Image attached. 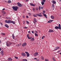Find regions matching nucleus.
Returning a JSON list of instances; mask_svg holds the SVG:
<instances>
[{
  "label": "nucleus",
  "mask_w": 61,
  "mask_h": 61,
  "mask_svg": "<svg viewBox=\"0 0 61 61\" xmlns=\"http://www.w3.org/2000/svg\"><path fill=\"white\" fill-rule=\"evenodd\" d=\"M5 23H8V24H10V23H12L13 24H15V22L11 20H5Z\"/></svg>",
  "instance_id": "nucleus-1"
},
{
  "label": "nucleus",
  "mask_w": 61,
  "mask_h": 61,
  "mask_svg": "<svg viewBox=\"0 0 61 61\" xmlns=\"http://www.w3.org/2000/svg\"><path fill=\"white\" fill-rule=\"evenodd\" d=\"M55 28L56 29H60V30H61V25H60V24H59V26L58 27L56 26L55 27Z\"/></svg>",
  "instance_id": "nucleus-2"
},
{
  "label": "nucleus",
  "mask_w": 61,
  "mask_h": 61,
  "mask_svg": "<svg viewBox=\"0 0 61 61\" xmlns=\"http://www.w3.org/2000/svg\"><path fill=\"white\" fill-rule=\"evenodd\" d=\"M12 9L14 11H16L18 9V7L17 6H13L12 7Z\"/></svg>",
  "instance_id": "nucleus-3"
},
{
  "label": "nucleus",
  "mask_w": 61,
  "mask_h": 61,
  "mask_svg": "<svg viewBox=\"0 0 61 61\" xmlns=\"http://www.w3.org/2000/svg\"><path fill=\"white\" fill-rule=\"evenodd\" d=\"M12 44L11 42L9 41L8 42V43H6V45L8 46H10V45H12Z\"/></svg>",
  "instance_id": "nucleus-4"
},
{
  "label": "nucleus",
  "mask_w": 61,
  "mask_h": 61,
  "mask_svg": "<svg viewBox=\"0 0 61 61\" xmlns=\"http://www.w3.org/2000/svg\"><path fill=\"white\" fill-rule=\"evenodd\" d=\"M36 15H38V16H39L40 17H41V16H43V15H42V13H40L39 14H36Z\"/></svg>",
  "instance_id": "nucleus-5"
},
{
  "label": "nucleus",
  "mask_w": 61,
  "mask_h": 61,
  "mask_svg": "<svg viewBox=\"0 0 61 61\" xmlns=\"http://www.w3.org/2000/svg\"><path fill=\"white\" fill-rule=\"evenodd\" d=\"M17 5L19 7H21L22 5L19 2H18L17 3Z\"/></svg>",
  "instance_id": "nucleus-6"
},
{
  "label": "nucleus",
  "mask_w": 61,
  "mask_h": 61,
  "mask_svg": "<svg viewBox=\"0 0 61 61\" xmlns=\"http://www.w3.org/2000/svg\"><path fill=\"white\" fill-rule=\"evenodd\" d=\"M33 22L34 24H36V22H37V20L35 18L34 19V20Z\"/></svg>",
  "instance_id": "nucleus-7"
},
{
  "label": "nucleus",
  "mask_w": 61,
  "mask_h": 61,
  "mask_svg": "<svg viewBox=\"0 0 61 61\" xmlns=\"http://www.w3.org/2000/svg\"><path fill=\"white\" fill-rule=\"evenodd\" d=\"M25 53H26L27 57H29V56L30 54H29V53H28V52H25Z\"/></svg>",
  "instance_id": "nucleus-8"
},
{
  "label": "nucleus",
  "mask_w": 61,
  "mask_h": 61,
  "mask_svg": "<svg viewBox=\"0 0 61 61\" xmlns=\"http://www.w3.org/2000/svg\"><path fill=\"white\" fill-rule=\"evenodd\" d=\"M21 55H22L23 56H25L26 54L25 53L22 52L21 53Z\"/></svg>",
  "instance_id": "nucleus-9"
},
{
  "label": "nucleus",
  "mask_w": 61,
  "mask_h": 61,
  "mask_svg": "<svg viewBox=\"0 0 61 61\" xmlns=\"http://www.w3.org/2000/svg\"><path fill=\"white\" fill-rule=\"evenodd\" d=\"M27 38L28 39H31L32 38V37H31L30 38V37H29V34H27Z\"/></svg>",
  "instance_id": "nucleus-10"
},
{
  "label": "nucleus",
  "mask_w": 61,
  "mask_h": 61,
  "mask_svg": "<svg viewBox=\"0 0 61 61\" xmlns=\"http://www.w3.org/2000/svg\"><path fill=\"white\" fill-rule=\"evenodd\" d=\"M26 45V44L25 43H23L22 45V46H25Z\"/></svg>",
  "instance_id": "nucleus-11"
},
{
  "label": "nucleus",
  "mask_w": 61,
  "mask_h": 61,
  "mask_svg": "<svg viewBox=\"0 0 61 61\" xmlns=\"http://www.w3.org/2000/svg\"><path fill=\"white\" fill-rule=\"evenodd\" d=\"M54 30H50L49 31V33H51V32H53Z\"/></svg>",
  "instance_id": "nucleus-12"
},
{
  "label": "nucleus",
  "mask_w": 61,
  "mask_h": 61,
  "mask_svg": "<svg viewBox=\"0 0 61 61\" xmlns=\"http://www.w3.org/2000/svg\"><path fill=\"white\" fill-rule=\"evenodd\" d=\"M59 48V47H56L55 48V49H54V50H57L58 48Z\"/></svg>",
  "instance_id": "nucleus-13"
},
{
  "label": "nucleus",
  "mask_w": 61,
  "mask_h": 61,
  "mask_svg": "<svg viewBox=\"0 0 61 61\" xmlns=\"http://www.w3.org/2000/svg\"><path fill=\"white\" fill-rule=\"evenodd\" d=\"M35 40V39L34 38H32L30 40V41H31L32 42H33V41H34Z\"/></svg>",
  "instance_id": "nucleus-14"
},
{
  "label": "nucleus",
  "mask_w": 61,
  "mask_h": 61,
  "mask_svg": "<svg viewBox=\"0 0 61 61\" xmlns=\"http://www.w3.org/2000/svg\"><path fill=\"white\" fill-rule=\"evenodd\" d=\"M38 55V53L36 52L34 54V56H37Z\"/></svg>",
  "instance_id": "nucleus-15"
},
{
  "label": "nucleus",
  "mask_w": 61,
  "mask_h": 61,
  "mask_svg": "<svg viewBox=\"0 0 61 61\" xmlns=\"http://www.w3.org/2000/svg\"><path fill=\"white\" fill-rule=\"evenodd\" d=\"M8 61H12V59H11V58H8Z\"/></svg>",
  "instance_id": "nucleus-16"
},
{
  "label": "nucleus",
  "mask_w": 61,
  "mask_h": 61,
  "mask_svg": "<svg viewBox=\"0 0 61 61\" xmlns=\"http://www.w3.org/2000/svg\"><path fill=\"white\" fill-rule=\"evenodd\" d=\"M53 21H54L53 20H50L49 21H48L47 23H51V22Z\"/></svg>",
  "instance_id": "nucleus-17"
},
{
  "label": "nucleus",
  "mask_w": 61,
  "mask_h": 61,
  "mask_svg": "<svg viewBox=\"0 0 61 61\" xmlns=\"http://www.w3.org/2000/svg\"><path fill=\"white\" fill-rule=\"evenodd\" d=\"M1 54L2 56H3L4 55V52L3 51H2L1 52Z\"/></svg>",
  "instance_id": "nucleus-18"
},
{
  "label": "nucleus",
  "mask_w": 61,
  "mask_h": 61,
  "mask_svg": "<svg viewBox=\"0 0 61 61\" xmlns=\"http://www.w3.org/2000/svg\"><path fill=\"white\" fill-rule=\"evenodd\" d=\"M5 27H6L7 28H8V27H9V26L7 25V24H5Z\"/></svg>",
  "instance_id": "nucleus-19"
},
{
  "label": "nucleus",
  "mask_w": 61,
  "mask_h": 61,
  "mask_svg": "<svg viewBox=\"0 0 61 61\" xmlns=\"http://www.w3.org/2000/svg\"><path fill=\"white\" fill-rule=\"evenodd\" d=\"M42 14H43V15L45 16V17L46 18H47V16H46V15L43 13Z\"/></svg>",
  "instance_id": "nucleus-20"
},
{
  "label": "nucleus",
  "mask_w": 61,
  "mask_h": 61,
  "mask_svg": "<svg viewBox=\"0 0 61 61\" xmlns=\"http://www.w3.org/2000/svg\"><path fill=\"white\" fill-rule=\"evenodd\" d=\"M30 5H31V6H35V5L33 4L30 3Z\"/></svg>",
  "instance_id": "nucleus-21"
},
{
  "label": "nucleus",
  "mask_w": 61,
  "mask_h": 61,
  "mask_svg": "<svg viewBox=\"0 0 61 61\" xmlns=\"http://www.w3.org/2000/svg\"><path fill=\"white\" fill-rule=\"evenodd\" d=\"M52 3L53 4H54L56 3V2L54 0H52Z\"/></svg>",
  "instance_id": "nucleus-22"
},
{
  "label": "nucleus",
  "mask_w": 61,
  "mask_h": 61,
  "mask_svg": "<svg viewBox=\"0 0 61 61\" xmlns=\"http://www.w3.org/2000/svg\"><path fill=\"white\" fill-rule=\"evenodd\" d=\"M21 45V43H20L18 44H17L16 46H19Z\"/></svg>",
  "instance_id": "nucleus-23"
},
{
  "label": "nucleus",
  "mask_w": 61,
  "mask_h": 61,
  "mask_svg": "<svg viewBox=\"0 0 61 61\" xmlns=\"http://www.w3.org/2000/svg\"><path fill=\"white\" fill-rule=\"evenodd\" d=\"M51 19H54V16H51Z\"/></svg>",
  "instance_id": "nucleus-24"
},
{
  "label": "nucleus",
  "mask_w": 61,
  "mask_h": 61,
  "mask_svg": "<svg viewBox=\"0 0 61 61\" xmlns=\"http://www.w3.org/2000/svg\"><path fill=\"white\" fill-rule=\"evenodd\" d=\"M7 3H11V1L10 0H9Z\"/></svg>",
  "instance_id": "nucleus-25"
},
{
  "label": "nucleus",
  "mask_w": 61,
  "mask_h": 61,
  "mask_svg": "<svg viewBox=\"0 0 61 61\" xmlns=\"http://www.w3.org/2000/svg\"><path fill=\"white\" fill-rule=\"evenodd\" d=\"M12 36L13 39H15V36H14V34H12Z\"/></svg>",
  "instance_id": "nucleus-26"
},
{
  "label": "nucleus",
  "mask_w": 61,
  "mask_h": 61,
  "mask_svg": "<svg viewBox=\"0 0 61 61\" xmlns=\"http://www.w3.org/2000/svg\"><path fill=\"white\" fill-rule=\"evenodd\" d=\"M1 34L3 36H5V33H2Z\"/></svg>",
  "instance_id": "nucleus-27"
},
{
  "label": "nucleus",
  "mask_w": 61,
  "mask_h": 61,
  "mask_svg": "<svg viewBox=\"0 0 61 61\" xmlns=\"http://www.w3.org/2000/svg\"><path fill=\"white\" fill-rule=\"evenodd\" d=\"M41 3L42 5H44V4H45V2H43L42 1H41Z\"/></svg>",
  "instance_id": "nucleus-28"
},
{
  "label": "nucleus",
  "mask_w": 61,
  "mask_h": 61,
  "mask_svg": "<svg viewBox=\"0 0 61 61\" xmlns=\"http://www.w3.org/2000/svg\"><path fill=\"white\" fill-rule=\"evenodd\" d=\"M23 61H28L26 59H23Z\"/></svg>",
  "instance_id": "nucleus-29"
},
{
  "label": "nucleus",
  "mask_w": 61,
  "mask_h": 61,
  "mask_svg": "<svg viewBox=\"0 0 61 61\" xmlns=\"http://www.w3.org/2000/svg\"><path fill=\"white\" fill-rule=\"evenodd\" d=\"M33 16H34V17H37V15H36L34 14L33 15Z\"/></svg>",
  "instance_id": "nucleus-30"
},
{
  "label": "nucleus",
  "mask_w": 61,
  "mask_h": 61,
  "mask_svg": "<svg viewBox=\"0 0 61 61\" xmlns=\"http://www.w3.org/2000/svg\"><path fill=\"white\" fill-rule=\"evenodd\" d=\"M32 10H33V11L34 12H35V8H33L32 9Z\"/></svg>",
  "instance_id": "nucleus-31"
},
{
  "label": "nucleus",
  "mask_w": 61,
  "mask_h": 61,
  "mask_svg": "<svg viewBox=\"0 0 61 61\" xmlns=\"http://www.w3.org/2000/svg\"><path fill=\"white\" fill-rule=\"evenodd\" d=\"M2 12L3 14H5L6 13L4 11H2Z\"/></svg>",
  "instance_id": "nucleus-32"
},
{
  "label": "nucleus",
  "mask_w": 61,
  "mask_h": 61,
  "mask_svg": "<svg viewBox=\"0 0 61 61\" xmlns=\"http://www.w3.org/2000/svg\"><path fill=\"white\" fill-rule=\"evenodd\" d=\"M45 37V36H43L42 37V39H44Z\"/></svg>",
  "instance_id": "nucleus-33"
},
{
  "label": "nucleus",
  "mask_w": 61,
  "mask_h": 61,
  "mask_svg": "<svg viewBox=\"0 0 61 61\" xmlns=\"http://www.w3.org/2000/svg\"><path fill=\"white\" fill-rule=\"evenodd\" d=\"M35 36H38V34L36 33H35Z\"/></svg>",
  "instance_id": "nucleus-34"
},
{
  "label": "nucleus",
  "mask_w": 61,
  "mask_h": 61,
  "mask_svg": "<svg viewBox=\"0 0 61 61\" xmlns=\"http://www.w3.org/2000/svg\"><path fill=\"white\" fill-rule=\"evenodd\" d=\"M42 2H44V3H45L46 2V0H42Z\"/></svg>",
  "instance_id": "nucleus-35"
},
{
  "label": "nucleus",
  "mask_w": 61,
  "mask_h": 61,
  "mask_svg": "<svg viewBox=\"0 0 61 61\" xmlns=\"http://www.w3.org/2000/svg\"><path fill=\"white\" fill-rule=\"evenodd\" d=\"M41 58L42 60H44V57L42 56H41Z\"/></svg>",
  "instance_id": "nucleus-36"
},
{
  "label": "nucleus",
  "mask_w": 61,
  "mask_h": 61,
  "mask_svg": "<svg viewBox=\"0 0 61 61\" xmlns=\"http://www.w3.org/2000/svg\"><path fill=\"white\" fill-rule=\"evenodd\" d=\"M54 4H52V6L53 8H54Z\"/></svg>",
  "instance_id": "nucleus-37"
},
{
  "label": "nucleus",
  "mask_w": 61,
  "mask_h": 61,
  "mask_svg": "<svg viewBox=\"0 0 61 61\" xmlns=\"http://www.w3.org/2000/svg\"><path fill=\"white\" fill-rule=\"evenodd\" d=\"M26 23L28 24H29V22L28 21H26Z\"/></svg>",
  "instance_id": "nucleus-38"
},
{
  "label": "nucleus",
  "mask_w": 61,
  "mask_h": 61,
  "mask_svg": "<svg viewBox=\"0 0 61 61\" xmlns=\"http://www.w3.org/2000/svg\"><path fill=\"white\" fill-rule=\"evenodd\" d=\"M41 7L39 6V10H41Z\"/></svg>",
  "instance_id": "nucleus-39"
},
{
  "label": "nucleus",
  "mask_w": 61,
  "mask_h": 61,
  "mask_svg": "<svg viewBox=\"0 0 61 61\" xmlns=\"http://www.w3.org/2000/svg\"><path fill=\"white\" fill-rule=\"evenodd\" d=\"M52 59H53V60H54V61H55L56 60H55V58H54L53 57L52 58Z\"/></svg>",
  "instance_id": "nucleus-40"
},
{
  "label": "nucleus",
  "mask_w": 61,
  "mask_h": 61,
  "mask_svg": "<svg viewBox=\"0 0 61 61\" xmlns=\"http://www.w3.org/2000/svg\"><path fill=\"white\" fill-rule=\"evenodd\" d=\"M15 58H16L17 59H18V58L16 57H15Z\"/></svg>",
  "instance_id": "nucleus-41"
},
{
  "label": "nucleus",
  "mask_w": 61,
  "mask_h": 61,
  "mask_svg": "<svg viewBox=\"0 0 61 61\" xmlns=\"http://www.w3.org/2000/svg\"><path fill=\"white\" fill-rule=\"evenodd\" d=\"M45 61H48V60L47 59H45Z\"/></svg>",
  "instance_id": "nucleus-42"
},
{
  "label": "nucleus",
  "mask_w": 61,
  "mask_h": 61,
  "mask_svg": "<svg viewBox=\"0 0 61 61\" xmlns=\"http://www.w3.org/2000/svg\"><path fill=\"white\" fill-rule=\"evenodd\" d=\"M24 29H27V28L26 27H24Z\"/></svg>",
  "instance_id": "nucleus-43"
},
{
  "label": "nucleus",
  "mask_w": 61,
  "mask_h": 61,
  "mask_svg": "<svg viewBox=\"0 0 61 61\" xmlns=\"http://www.w3.org/2000/svg\"><path fill=\"white\" fill-rule=\"evenodd\" d=\"M43 13H46V11L45 10H43Z\"/></svg>",
  "instance_id": "nucleus-44"
},
{
  "label": "nucleus",
  "mask_w": 61,
  "mask_h": 61,
  "mask_svg": "<svg viewBox=\"0 0 61 61\" xmlns=\"http://www.w3.org/2000/svg\"><path fill=\"white\" fill-rule=\"evenodd\" d=\"M0 24L1 25H3V23H2L1 22L0 23Z\"/></svg>",
  "instance_id": "nucleus-45"
},
{
  "label": "nucleus",
  "mask_w": 61,
  "mask_h": 61,
  "mask_svg": "<svg viewBox=\"0 0 61 61\" xmlns=\"http://www.w3.org/2000/svg\"><path fill=\"white\" fill-rule=\"evenodd\" d=\"M26 18H28L29 17L27 15H26Z\"/></svg>",
  "instance_id": "nucleus-46"
},
{
  "label": "nucleus",
  "mask_w": 61,
  "mask_h": 61,
  "mask_svg": "<svg viewBox=\"0 0 61 61\" xmlns=\"http://www.w3.org/2000/svg\"><path fill=\"white\" fill-rule=\"evenodd\" d=\"M36 10H38V9L37 8H36Z\"/></svg>",
  "instance_id": "nucleus-47"
},
{
  "label": "nucleus",
  "mask_w": 61,
  "mask_h": 61,
  "mask_svg": "<svg viewBox=\"0 0 61 61\" xmlns=\"http://www.w3.org/2000/svg\"><path fill=\"white\" fill-rule=\"evenodd\" d=\"M31 32H32V33H34V31H31Z\"/></svg>",
  "instance_id": "nucleus-48"
},
{
  "label": "nucleus",
  "mask_w": 61,
  "mask_h": 61,
  "mask_svg": "<svg viewBox=\"0 0 61 61\" xmlns=\"http://www.w3.org/2000/svg\"><path fill=\"white\" fill-rule=\"evenodd\" d=\"M41 8L42 9H43V7H41Z\"/></svg>",
  "instance_id": "nucleus-49"
},
{
  "label": "nucleus",
  "mask_w": 61,
  "mask_h": 61,
  "mask_svg": "<svg viewBox=\"0 0 61 61\" xmlns=\"http://www.w3.org/2000/svg\"><path fill=\"white\" fill-rule=\"evenodd\" d=\"M2 43V41H1V40H0V44H1Z\"/></svg>",
  "instance_id": "nucleus-50"
},
{
  "label": "nucleus",
  "mask_w": 61,
  "mask_h": 61,
  "mask_svg": "<svg viewBox=\"0 0 61 61\" xmlns=\"http://www.w3.org/2000/svg\"><path fill=\"white\" fill-rule=\"evenodd\" d=\"M3 10H5V8H4L3 9H2Z\"/></svg>",
  "instance_id": "nucleus-51"
},
{
  "label": "nucleus",
  "mask_w": 61,
  "mask_h": 61,
  "mask_svg": "<svg viewBox=\"0 0 61 61\" xmlns=\"http://www.w3.org/2000/svg\"><path fill=\"white\" fill-rule=\"evenodd\" d=\"M35 32L36 33H38L37 31L36 30L35 31Z\"/></svg>",
  "instance_id": "nucleus-52"
},
{
  "label": "nucleus",
  "mask_w": 61,
  "mask_h": 61,
  "mask_svg": "<svg viewBox=\"0 0 61 61\" xmlns=\"http://www.w3.org/2000/svg\"><path fill=\"white\" fill-rule=\"evenodd\" d=\"M1 50H2V49H1V48H0V51H1Z\"/></svg>",
  "instance_id": "nucleus-53"
},
{
  "label": "nucleus",
  "mask_w": 61,
  "mask_h": 61,
  "mask_svg": "<svg viewBox=\"0 0 61 61\" xmlns=\"http://www.w3.org/2000/svg\"><path fill=\"white\" fill-rule=\"evenodd\" d=\"M28 0H26L25 1V2H28Z\"/></svg>",
  "instance_id": "nucleus-54"
},
{
  "label": "nucleus",
  "mask_w": 61,
  "mask_h": 61,
  "mask_svg": "<svg viewBox=\"0 0 61 61\" xmlns=\"http://www.w3.org/2000/svg\"><path fill=\"white\" fill-rule=\"evenodd\" d=\"M28 33H30V31H29L28 32Z\"/></svg>",
  "instance_id": "nucleus-55"
},
{
  "label": "nucleus",
  "mask_w": 61,
  "mask_h": 61,
  "mask_svg": "<svg viewBox=\"0 0 61 61\" xmlns=\"http://www.w3.org/2000/svg\"><path fill=\"white\" fill-rule=\"evenodd\" d=\"M37 59V58H34V59H35V60H36Z\"/></svg>",
  "instance_id": "nucleus-56"
},
{
  "label": "nucleus",
  "mask_w": 61,
  "mask_h": 61,
  "mask_svg": "<svg viewBox=\"0 0 61 61\" xmlns=\"http://www.w3.org/2000/svg\"><path fill=\"white\" fill-rule=\"evenodd\" d=\"M58 52L59 53L60 52V51H58Z\"/></svg>",
  "instance_id": "nucleus-57"
},
{
  "label": "nucleus",
  "mask_w": 61,
  "mask_h": 61,
  "mask_svg": "<svg viewBox=\"0 0 61 61\" xmlns=\"http://www.w3.org/2000/svg\"><path fill=\"white\" fill-rule=\"evenodd\" d=\"M60 55H61V52L60 53Z\"/></svg>",
  "instance_id": "nucleus-58"
},
{
  "label": "nucleus",
  "mask_w": 61,
  "mask_h": 61,
  "mask_svg": "<svg viewBox=\"0 0 61 61\" xmlns=\"http://www.w3.org/2000/svg\"><path fill=\"white\" fill-rule=\"evenodd\" d=\"M23 18H25V17L23 16Z\"/></svg>",
  "instance_id": "nucleus-59"
},
{
  "label": "nucleus",
  "mask_w": 61,
  "mask_h": 61,
  "mask_svg": "<svg viewBox=\"0 0 61 61\" xmlns=\"http://www.w3.org/2000/svg\"><path fill=\"white\" fill-rule=\"evenodd\" d=\"M23 24H25V22H24V23H23Z\"/></svg>",
  "instance_id": "nucleus-60"
},
{
  "label": "nucleus",
  "mask_w": 61,
  "mask_h": 61,
  "mask_svg": "<svg viewBox=\"0 0 61 61\" xmlns=\"http://www.w3.org/2000/svg\"><path fill=\"white\" fill-rule=\"evenodd\" d=\"M54 10V8H53V10Z\"/></svg>",
  "instance_id": "nucleus-61"
},
{
  "label": "nucleus",
  "mask_w": 61,
  "mask_h": 61,
  "mask_svg": "<svg viewBox=\"0 0 61 61\" xmlns=\"http://www.w3.org/2000/svg\"><path fill=\"white\" fill-rule=\"evenodd\" d=\"M37 61H39V60H38Z\"/></svg>",
  "instance_id": "nucleus-62"
},
{
  "label": "nucleus",
  "mask_w": 61,
  "mask_h": 61,
  "mask_svg": "<svg viewBox=\"0 0 61 61\" xmlns=\"http://www.w3.org/2000/svg\"><path fill=\"white\" fill-rule=\"evenodd\" d=\"M30 15H31V14H30Z\"/></svg>",
  "instance_id": "nucleus-63"
},
{
  "label": "nucleus",
  "mask_w": 61,
  "mask_h": 61,
  "mask_svg": "<svg viewBox=\"0 0 61 61\" xmlns=\"http://www.w3.org/2000/svg\"><path fill=\"white\" fill-rule=\"evenodd\" d=\"M23 22H25V21H23Z\"/></svg>",
  "instance_id": "nucleus-64"
}]
</instances>
